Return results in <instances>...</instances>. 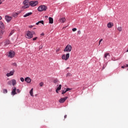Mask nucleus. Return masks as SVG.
<instances>
[{
    "mask_svg": "<svg viewBox=\"0 0 128 128\" xmlns=\"http://www.w3.org/2000/svg\"><path fill=\"white\" fill-rule=\"evenodd\" d=\"M40 36H44V34L42 33V34H41Z\"/></svg>",
    "mask_w": 128,
    "mask_h": 128,
    "instance_id": "obj_47",
    "label": "nucleus"
},
{
    "mask_svg": "<svg viewBox=\"0 0 128 128\" xmlns=\"http://www.w3.org/2000/svg\"><path fill=\"white\" fill-rule=\"evenodd\" d=\"M21 82H24V78H20Z\"/></svg>",
    "mask_w": 128,
    "mask_h": 128,
    "instance_id": "obj_34",
    "label": "nucleus"
},
{
    "mask_svg": "<svg viewBox=\"0 0 128 128\" xmlns=\"http://www.w3.org/2000/svg\"><path fill=\"white\" fill-rule=\"evenodd\" d=\"M16 55V53L13 50H10V52L8 54V58H12Z\"/></svg>",
    "mask_w": 128,
    "mask_h": 128,
    "instance_id": "obj_6",
    "label": "nucleus"
},
{
    "mask_svg": "<svg viewBox=\"0 0 128 128\" xmlns=\"http://www.w3.org/2000/svg\"><path fill=\"white\" fill-rule=\"evenodd\" d=\"M66 92H70V90H72V88H68L66 89H65Z\"/></svg>",
    "mask_w": 128,
    "mask_h": 128,
    "instance_id": "obj_28",
    "label": "nucleus"
},
{
    "mask_svg": "<svg viewBox=\"0 0 128 128\" xmlns=\"http://www.w3.org/2000/svg\"><path fill=\"white\" fill-rule=\"evenodd\" d=\"M67 116H68L67 115H65V116H64V118H66Z\"/></svg>",
    "mask_w": 128,
    "mask_h": 128,
    "instance_id": "obj_45",
    "label": "nucleus"
},
{
    "mask_svg": "<svg viewBox=\"0 0 128 128\" xmlns=\"http://www.w3.org/2000/svg\"><path fill=\"white\" fill-rule=\"evenodd\" d=\"M8 86H12V80L8 82Z\"/></svg>",
    "mask_w": 128,
    "mask_h": 128,
    "instance_id": "obj_23",
    "label": "nucleus"
},
{
    "mask_svg": "<svg viewBox=\"0 0 128 128\" xmlns=\"http://www.w3.org/2000/svg\"><path fill=\"white\" fill-rule=\"evenodd\" d=\"M3 92H4V94H8V90L3 89Z\"/></svg>",
    "mask_w": 128,
    "mask_h": 128,
    "instance_id": "obj_25",
    "label": "nucleus"
},
{
    "mask_svg": "<svg viewBox=\"0 0 128 128\" xmlns=\"http://www.w3.org/2000/svg\"><path fill=\"white\" fill-rule=\"evenodd\" d=\"M78 34H81L80 30H79L78 32Z\"/></svg>",
    "mask_w": 128,
    "mask_h": 128,
    "instance_id": "obj_41",
    "label": "nucleus"
},
{
    "mask_svg": "<svg viewBox=\"0 0 128 128\" xmlns=\"http://www.w3.org/2000/svg\"><path fill=\"white\" fill-rule=\"evenodd\" d=\"M57 90H62V84H60L58 87L57 88Z\"/></svg>",
    "mask_w": 128,
    "mask_h": 128,
    "instance_id": "obj_22",
    "label": "nucleus"
},
{
    "mask_svg": "<svg viewBox=\"0 0 128 128\" xmlns=\"http://www.w3.org/2000/svg\"><path fill=\"white\" fill-rule=\"evenodd\" d=\"M72 74L71 73H68L67 74H66V76H72Z\"/></svg>",
    "mask_w": 128,
    "mask_h": 128,
    "instance_id": "obj_30",
    "label": "nucleus"
},
{
    "mask_svg": "<svg viewBox=\"0 0 128 128\" xmlns=\"http://www.w3.org/2000/svg\"><path fill=\"white\" fill-rule=\"evenodd\" d=\"M24 80L28 84H30V82H32V79H30V77H26L25 78Z\"/></svg>",
    "mask_w": 128,
    "mask_h": 128,
    "instance_id": "obj_12",
    "label": "nucleus"
},
{
    "mask_svg": "<svg viewBox=\"0 0 128 128\" xmlns=\"http://www.w3.org/2000/svg\"><path fill=\"white\" fill-rule=\"evenodd\" d=\"M2 2H4V0H0V4H2Z\"/></svg>",
    "mask_w": 128,
    "mask_h": 128,
    "instance_id": "obj_42",
    "label": "nucleus"
},
{
    "mask_svg": "<svg viewBox=\"0 0 128 128\" xmlns=\"http://www.w3.org/2000/svg\"><path fill=\"white\" fill-rule=\"evenodd\" d=\"M70 58V53H67L66 54H63L62 56V60H68Z\"/></svg>",
    "mask_w": 128,
    "mask_h": 128,
    "instance_id": "obj_8",
    "label": "nucleus"
},
{
    "mask_svg": "<svg viewBox=\"0 0 128 128\" xmlns=\"http://www.w3.org/2000/svg\"><path fill=\"white\" fill-rule=\"evenodd\" d=\"M56 52H58V50H56Z\"/></svg>",
    "mask_w": 128,
    "mask_h": 128,
    "instance_id": "obj_53",
    "label": "nucleus"
},
{
    "mask_svg": "<svg viewBox=\"0 0 128 128\" xmlns=\"http://www.w3.org/2000/svg\"><path fill=\"white\" fill-rule=\"evenodd\" d=\"M12 96H14L15 94H16V87H13L12 88V91L11 92Z\"/></svg>",
    "mask_w": 128,
    "mask_h": 128,
    "instance_id": "obj_9",
    "label": "nucleus"
},
{
    "mask_svg": "<svg viewBox=\"0 0 128 128\" xmlns=\"http://www.w3.org/2000/svg\"><path fill=\"white\" fill-rule=\"evenodd\" d=\"M34 34H36V32H34V31L30 32L28 30L27 32L26 37V38L28 39L32 38Z\"/></svg>",
    "mask_w": 128,
    "mask_h": 128,
    "instance_id": "obj_1",
    "label": "nucleus"
},
{
    "mask_svg": "<svg viewBox=\"0 0 128 128\" xmlns=\"http://www.w3.org/2000/svg\"><path fill=\"white\" fill-rule=\"evenodd\" d=\"M72 32H76V28H73L72 29Z\"/></svg>",
    "mask_w": 128,
    "mask_h": 128,
    "instance_id": "obj_37",
    "label": "nucleus"
},
{
    "mask_svg": "<svg viewBox=\"0 0 128 128\" xmlns=\"http://www.w3.org/2000/svg\"><path fill=\"white\" fill-rule=\"evenodd\" d=\"M24 6H22L23 8H30V2H28V0H25L23 2Z\"/></svg>",
    "mask_w": 128,
    "mask_h": 128,
    "instance_id": "obj_3",
    "label": "nucleus"
},
{
    "mask_svg": "<svg viewBox=\"0 0 128 128\" xmlns=\"http://www.w3.org/2000/svg\"><path fill=\"white\" fill-rule=\"evenodd\" d=\"M58 90H58V89H56V92L57 94H58Z\"/></svg>",
    "mask_w": 128,
    "mask_h": 128,
    "instance_id": "obj_43",
    "label": "nucleus"
},
{
    "mask_svg": "<svg viewBox=\"0 0 128 128\" xmlns=\"http://www.w3.org/2000/svg\"><path fill=\"white\" fill-rule=\"evenodd\" d=\"M4 19L6 20V22H10V20H12V16H10L8 15H6L4 17Z\"/></svg>",
    "mask_w": 128,
    "mask_h": 128,
    "instance_id": "obj_7",
    "label": "nucleus"
},
{
    "mask_svg": "<svg viewBox=\"0 0 128 128\" xmlns=\"http://www.w3.org/2000/svg\"><path fill=\"white\" fill-rule=\"evenodd\" d=\"M46 18H48V16H46Z\"/></svg>",
    "mask_w": 128,
    "mask_h": 128,
    "instance_id": "obj_52",
    "label": "nucleus"
},
{
    "mask_svg": "<svg viewBox=\"0 0 128 128\" xmlns=\"http://www.w3.org/2000/svg\"><path fill=\"white\" fill-rule=\"evenodd\" d=\"M36 26H38L40 24V22H38L36 23Z\"/></svg>",
    "mask_w": 128,
    "mask_h": 128,
    "instance_id": "obj_44",
    "label": "nucleus"
},
{
    "mask_svg": "<svg viewBox=\"0 0 128 128\" xmlns=\"http://www.w3.org/2000/svg\"><path fill=\"white\" fill-rule=\"evenodd\" d=\"M12 86H16V80L13 79L12 80Z\"/></svg>",
    "mask_w": 128,
    "mask_h": 128,
    "instance_id": "obj_16",
    "label": "nucleus"
},
{
    "mask_svg": "<svg viewBox=\"0 0 128 128\" xmlns=\"http://www.w3.org/2000/svg\"><path fill=\"white\" fill-rule=\"evenodd\" d=\"M1 28H4V24H2V22H1V26H0Z\"/></svg>",
    "mask_w": 128,
    "mask_h": 128,
    "instance_id": "obj_29",
    "label": "nucleus"
},
{
    "mask_svg": "<svg viewBox=\"0 0 128 128\" xmlns=\"http://www.w3.org/2000/svg\"><path fill=\"white\" fill-rule=\"evenodd\" d=\"M16 92H18V93H20V89H16Z\"/></svg>",
    "mask_w": 128,
    "mask_h": 128,
    "instance_id": "obj_40",
    "label": "nucleus"
},
{
    "mask_svg": "<svg viewBox=\"0 0 128 128\" xmlns=\"http://www.w3.org/2000/svg\"><path fill=\"white\" fill-rule=\"evenodd\" d=\"M29 4L30 6L34 8V6H36L38 4V2L36 0L30 1L29 2Z\"/></svg>",
    "mask_w": 128,
    "mask_h": 128,
    "instance_id": "obj_5",
    "label": "nucleus"
},
{
    "mask_svg": "<svg viewBox=\"0 0 128 128\" xmlns=\"http://www.w3.org/2000/svg\"><path fill=\"white\" fill-rule=\"evenodd\" d=\"M49 24H54V19L52 17L49 18Z\"/></svg>",
    "mask_w": 128,
    "mask_h": 128,
    "instance_id": "obj_18",
    "label": "nucleus"
},
{
    "mask_svg": "<svg viewBox=\"0 0 128 128\" xmlns=\"http://www.w3.org/2000/svg\"><path fill=\"white\" fill-rule=\"evenodd\" d=\"M12 66H18V64H16V63L14 62L12 64Z\"/></svg>",
    "mask_w": 128,
    "mask_h": 128,
    "instance_id": "obj_32",
    "label": "nucleus"
},
{
    "mask_svg": "<svg viewBox=\"0 0 128 128\" xmlns=\"http://www.w3.org/2000/svg\"><path fill=\"white\" fill-rule=\"evenodd\" d=\"M118 30L119 32H122V27H118Z\"/></svg>",
    "mask_w": 128,
    "mask_h": 128,
    "instance_id": "obj_26",
    "label": "nucleus"
},
{
    "mask_svg": "<svg viewBox=\"0 0 128 128\" xmlns=\"http://www.w3.org/2000/svg\"><path fill=\"white\" fill-rule=\"evenodd\" d=\"M108 56H110V53H106L104 54V58H108Z\"/></svg>",
    "mask_w": 128,
    "mask_h": 128,
    "instance_id": "obj_21",
    "label": "nucleus"
},
{
    "mask_svg": "<svg viewBox=\"0 0 128 128\" xmlns=\"http://www.w3.org/2000/svg\"><path fill=\"white\" fill-rule=\"evenodd\" d=\"M58 82V79L54 80V84H56V82Z\"/></svg>",
    "mask_w": 128,
    "mask_h": 128,
    "instance_id": "obj_31",
    "label": "nucleus"
},
{
    "mask_svg": "<svg viewBox=\"0 0 128 128\" xmlns=\"http://www.w3.org/2000/svg\"><path fill=\"white\" fill-rule=\"evenodd\" d=\"M108 28H111L112 26H114V24L112 22H108Z\"/></svg>",
    "mask_w": 128,
    "mask_h": 128,
    "instance_id": "obj_13",
    "label": "nucleus"
},
{
    "mask_svg": "<svg viewBox=\"0 0 128 128\" xmlns=\"http://www.w3.org/2000/svg\"><path fill=\"white\" fill-rule=\"evenodd\" d=\"M18 14L16 12L12 14V16H13V18H18Z\"/></svg>",
    "mask_w": 128,
    "mask_h": 128,
    "instance_id": "obj_17",
    "label": "nucleus"
},
{
    "mask_svg": "<svg viewBox=\"0 0 128 128\" xmlns=\"http://www.w3.org/2000/svg\"><path fill=\"white\" fill-rule=\"evenodd\" d=\"M29 28H32V26H30Z\"/></svg>",
    "mask_w": 128,
    "mask_h": 128,
    "instance_id": "obj_46",
    "label": "nucleus"
},
{
    "mask_svg": "<svg viewBox=\"0 0 128 128\" xmlns=\"http://www.w3.org/2000/svg\"><path fill=\"white\" fill-rule=\"evenodd\" d=\"M38 40V37H35L32 38V40Z\"/></svg>",
    "mask_w": 128,
    "mask_h": 128,
    "instance_id": "obj_36",
    "label": "nucleus"
},
{
    "mask_svg": "<svg viewBox=\"0 0 128 128\" xmlns=\"http://www.w3.org/2000/svg\"><path fill=\"white\" fill-rule=\"evenodd\" d=\"M4 46H8V44H10V40H6L4 41Z\"/></svg>",
    "mask_w": 128,
    "mask_h": 128,
    "instance_id": "obj_15",
    "label": "nucleus"
},
{
    "mask_svg": "<svg viewBox=\"0 0 128 128\" xmlns=\"http://www.w3.org/2000/svg\"><path fill=\"white\" fill-rule=\"evenodd\" d=\"M2 18L0 16V20H2Z\"/></svg>",
    "mask_w": 128,
    "mask_h": 128,
    "instance_id": "obj_51",
    "label": "nucleus"
},
{
    "mask_svg": "<svg viewBox=\"0 0 128 128\" xmlns=\"http://www.w3.org/2000/svg\"><path fill=\"white\" fill-rule=\"evenodd\" d=\"M104 68V67H103V69Z\"/></svg>",
    "mask_w": 128,
    "mask_h": 128,
    "instance_id": "obj_54",
    "label": "nucleus"
},
{
    "mask_svg": "<svg viewBox=\"0 0 128 128\" xmlns=\"http://www.w3.org/2000/svg\"><path fill=\"white\" fill-rule=\"evenodd\" d=\"M46 8H48L46 6L44 5H42L38 8V12H44V10H46Z\"/></svg>",
    "mask_w": 128,
    "mask_h": 128,
    "instance_id": "obj_4",
    "label": "nucleus"
},
{
    "mask_svg": "<svg viewBox=\"0 0 128 128\" xmlns=\"http://www.w3.org/2000/svg\"><path fill=\"white\" fill-rule=\"evenodd\" d=\"M66 90H64L62 92V94H66Z\"/></svg>",
    "mask_w": 128,
    "mask_h": 128,
    "instance_id": "obj_33",
    "label": "nucleus"
},
{
    "mask_svg": "<svg viewBox=\"0 0 128 128\" xmlns=\"http://www.w3.org/2000/svg\"><path fill=\"white\" fill-rule=\"evenodd\" d=\"M39 24H44V20H40L38 22Z\"/></svg>",
    "mask_w": 128,
    "mask_h": 128,
    "instance_id": "obj_35",
    "label": "nucleus"
},
{
    "mask_svg": "<svg viewBox=\"0 0 128 128\" xmlns=\"http://www.w3.org/2000/svg\"><path fill=\"white\" fill-rule=\"evenodd\" d=\"M102 42V38H101L100 41H99V46L100 44V42Z\"/></svg>",
    "mask_w": 128,
    "mask_h": 128,
    "instance_id": "obj_38",
    "label": "nucleus"
},
{
    "mask_svg": "<svg viewBox=\"0 0 128 128\" xmlns=\"http://www.w3.org/2000/svg\"><path fill=\"white\" fill-rule=\"evenodd\" d=\"M42 48H43L42 45H40V46H39V50H42Z\"/></svg>",
    "mask_w": 128,
    "mask_h": 128,
    "instance_id": "obj_39",
    "label": "nucleus"
},
{
    "mask_svg": "<svg viewBox=\"0 0 128 128\" xmlns=\"http://www.w3.org/2000/svg\"><path fill=\"white\" fill-rule=\"evenodd\" d=\"M39 84H40V86H44L43 82H40Z\"/></svg>",
    "mask_w": 128,
    "mask_h": 128,
    "instance_id": "obj_27",
    "label": "nucleus"
},
{
    "mask_svg": "<svg viewBox=\"0 0 128 128\" xmlns=\"http://www.w3.org/2000/svg\"><path fill=\"white\" fill-rule=\"evenodd\" d=\"M60 22H66V18H62L59 20Z\"/></svg>",
    "mask_w": 128,
    "mask_h": 128,
    "instance_id": "obj_19",
    "label": "nucleus"
},
{
    "mask_svg": "<svg viewBox=\"0 0 128 128\" xmlns=\"http://www.w3.org/2000/svg\"><path fill=\"white\" fill-rule=\"evenodd\" d=\"M72 48V47L70 44H68L64 49V52H70Z\"/></svg>",
    "mask_w": 128,
    "mask_h": 128,
    "instance_id": "obj_2",
    "label": "nucleus"
},
{
    "mask_svg": "<svg viewBox=\"0 0 128 128\" xmlns=\"http://www.w3.org/2000/svg\"><path fill=\"white\" fill-rule=\"evenodd\" d=\"M66 100H68L67 96L64 98H62L59 100V102H60V104H64V102Z\"/></svg>",
    "mask_w": 128,
    "mask_h": 128,
    "instance_id": "obj_10",
    "label": "nucleus"
},
{
    "mask_svg": "<svg viewBox=\"0 0 128 128\" xmlns=\"http://www.w3.org/2000/svg\"><path fill=\"white\" fill-rule=\"evenodd\" d=\"M122 68H124V66H122Z\"/></svg>",
    "mask_w": 128,
    "mask_h": 128,
    "instance_id": "obj_49",
    "label": "nucleus"
},
{
    "mask_svg": "<svg viewBox=\"0 0 128 128\" xmlns=\"http://www.w3.org/2000/svg\"><path fill=\"white\" fill-rule=\"evenodd\" d=\"M14 32V30H12L9 34V36H12V34Z\"/></svg>",
    "mask_w": 128,
    "mask_h": 128,
    "instance_id": "obj_24",
    "label": "nucleus"
},
{
    "mask_svg": "<svg viewBox=\"0 0 128 128\" xmlns=\"http://www.w3.org/2000/svg\"><path fill=\"white\" fill-rule=\"evenodd\" d=\"M2 35H0V40H2Z\"/></svg>",
    "mask_w": 128,
    "mask_h": 128,
    "instance_id": "obj_48",
    "label": "nucleus"
},
{
    "mask_svg": "<svg viewBox=\"0 0 128 128\" xmlns=\"http://www.w3.org/2000/svg\"><path fill=\"white\" fill-rule=\"evenodd\" d=\"M14 70H13L12 71H10L9 73H8L6 76H14Z\"/></svg>",
    "mask_w": 128,
    "mask_h": 128,
    "instance_id": "obj_11",
    "label": "nucleus"
},
{
    "mask_svg": "<svg viewBox=\"0 0 128 128\" xmlns=\"http://www.w3.org/2000/svg\"><path fill=\"white\" fill-rule=\"evenodd\" d=\"M126 68H128V64L126 65Z\"/></svg>",
    "mask_w": 128,
    "mask_h": 128,
    "instance_id": "obj_50",
    "label": "nucleus"
},
{
    "mask_svg": "<svg viewBox=\"0 0 128 128\" xmlns=\"http://www.w3.org/2000/svg\"><path fill=\"white\" fill-rule=\"evenodd\" d=\"M31 14H32V12H30L24 14V18H26L27 16H31Z\"/></svg>",
    "mask_w": 128,
    "mask_h": 128,
    "instance_id": "obj_14",
    "label": "nucleus"
},
{
    "mask_svg": "<svg viewBox=\"0 0 128 128\" xmlns=\"http://www.w3.org/2000/svg\"><path fill=\"white\" fill-rule=\"evenodd\" d=\"M34 92V88H32L31 89V90H30V94L31 96H34V92Z\"/></svg>",
    "mask_w": 128,
    "mask_h": 128,
    "instance_id": "obj_20",
    "label": "nucleus"
}]
</instances>
